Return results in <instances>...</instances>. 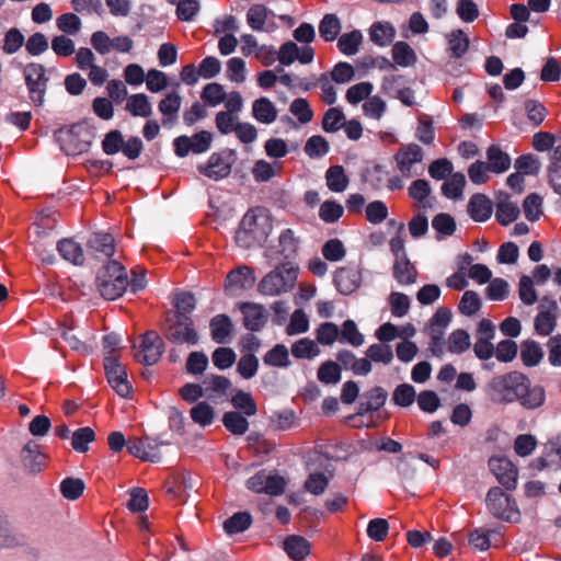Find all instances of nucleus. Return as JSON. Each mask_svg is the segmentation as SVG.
Returning <instances> with one entry per match:
<instances>
[{
  "instance_id": "obj_1",
  "label": "nucleus",
  "mask_w": 561,
  "mask_h": 561,
  "mask_svg": "<svg viewBox=\"0 0 561 561\" xmlns=\"http://www.w3.org/2000/svg\"><path fill=\"white\" fill-rule=\"evenodd\" d=\"M272 218L268 211L257 207L249 210L242 218L236 232V242L243 249L263 244L272 231Z\"/></svg>"
},
{
  "instance_id": "obj_2",
  "label": "nucleus",
  "mask_w": 561,
  "mask_h": 561,
  "mask_svg": "<svg viewBox=\"0 0 561 561\" xmlns=\"http://www.w3.org/2000/svg\"><path fill=\"white\" fill-rule=\"evenodd\" d=\"M100 294L107 300L119 298L129 285L127 272L118 259H112L103 265L96 276Z\"/></svg>"
},
{
  "instance_id": "obj_3",
  "label": "nucleus",
  "mask_w": 561,
  "mask_h": 561,
  "mask_svg": "<svg viewBox=\"0 0 561 561\" xmlns=\"http://www.w3.org/2000/svg\"><path fill=\"white\" fill-rule=\"evenodd\" d=\"M299 268L290 261L277 265L259 283L257 290L265 296H279L294 289Z\"/></svg>"
},
{
  "instance_id": "obj_4",
  "label": "nucleus",
  "mask_w": 561,
  "mask_h": 561,
  "mask_svg": "<svg viewBox=\"0 0 561 561\" xmlns=\"http://www.w3.org/2000/svg\"><path fill=\"white\" fill-rule=\"evenodd\" d=\"M488 387L493 402L512 403L517 401L523 391L527 390V377L519 371H511L494 377Z\"/></svg>"
},
{
  "instance_id": "obj_5",
  "label": "nucleus",
  "mask_w": 561,
  "mask_h": 561,
  "mask_svg": "<svg viewBox=\"0 0 561 561\" xmlns=\"http://www.w3.org/2000/svg\"><path fill=\"white\" fill-rule=\"evenodd\" d=\"M23 75L31 102L35 106H41L44 103L48 82L45 67L37 62L27 64L23 68Z\"/></svg>"
},
{
  "instance_id": "obj_6",
  "label": "nucleus",
  "mask_w": 561,
  "mask_h": 561,
  "mask_svg": "<svg viewBox=\"0 0 561 561\" xmlns=\"http://www.w3.org/2000/svg\"><path fill=\"white\" fill-rule=\"evenodd\" d=\"M393 158L397 169L405 178L420 175L423 171L424 153L416 144L401 146Z\"/></svg>"
},
{
  "instance_id": "obj_7",
  "label": "nucleus",
  "mask_w": 561,
  "mask_h": 561,
  "mask_svg": "<svg viewBox=\"0 0 561 561\" xmlns=\"http://www.w3.org/2000/svg\"><path fill=\"white\" fill-rule=\"evenodd\" d=\"M537 309L538 313L534 321L535 331L539 335L548 336L557 325L558 304L553 298L545 296Z\"/></svg>"
},
{
  "instance_id": "obj_8",
  "label": "nucleus",
  "mask_w": 561,
  "mask_h": 561,
  "mask_svg": "<svg viewBox=\"0 0 561 561\" xmlns=\"http://www.w3.org/2000/svg\"><path fill=\"white\" fill-rule=\"evenodd\" d=\"M104 370L108 383L117 394L123 398L128 397L131 386L127 380L126 368L119 363L117 356L107 355L104 357Z\"/></svg>"
},
{
  "instance_id": "obj_9",
  "label": "nucleus",
  "mask_w": 561,
  "mask_h": 561,
  "mask_svg": "<svg viewBox=\"0 0 561 561\" xmlns=\"http://www.w3.org/2000/svg\"><path fill=\"white\" fill-rule=\"evenodd\" d=\"M165 337L175 344L195 345L198 342L193 320L183 314H176V320L168 328Z\"/></svg>"
},
{
  "instance_id": "obj_10",
  "label": "nucleus",
  "mask_w": 561,
  "mask_h": 561,
  "mask_svg": "<svg viewBox=\"0 0 561 561\" xmlns=\"http://www.w3.org/2000/svg\"><path fill=\"white\" fill-rule=\"evenodd\" d=\"M163 353V341L153 331L144 334L141 343L135 353V358L142 364H156Z\"/></svg>"
},
{
  "instance_id": "obj_11",
  "label": "nucleus",
  "mask_w": 561,
  "mask_h": 561,
  "mask_svg": "<svg viewBox=\"0 0 561 561\" xmlns=\"http://www.w3.org/2000/svg\"><path fill=\"white\" fill-rule=\"evenodd\" d=\"M490 471L494 474L499 483L506 489H515L517 483L518 470L516 466L506 457H491L489 459Z\"/></svg>"
},
{
  "instance_id": "obj_12",
  "label": "nucleus",
  "mask_w": 561,
  "mask_h": 561,
  "mask_svg": "<svg viewBox=\"0 0 561 561\" xmlns=\"http://www.w3.org/2000/svg\"><path fill=\"white\" fill-rule=\"evenodd\" d=\"M362 282V270L358 266H343L334 273V285L343 295H351L356 291L360 287Z\"/></svg>"
},
{
  "instance_id": "obj_13",
  "label": "nucleus",
  "mask_w": 561,
  "mask_h": 561,
  "mask_svg": "<svg viewBox=\"0 0 561 561\" xmlns=\"http://www.w3.org/2000/svg\"><path fill=\"white\" fill-rule=\"evenodd\" d=\"M314 50L311 46L305 45L299 47L294 42H286L278 50L277 59L284 66H289L298 60L300 64L307 65L313 60Z\"/></svg>"
},
{
  "instance_id": "obj_14",
  "label": "nucleus",
  "mask_w": 561,
  "mask_h": 561,
  "mask_svg": "<svg viewBox=\"0 0 561 561\" xmlns=\"http://www.w3.org/2000/svg\"><path fill=\"white\" fill-rule=\"evenodd\" d=\"M88 248L91 255L99 261H111L112 259L119 260L118 256H115L116 251L114 238L108 233H93L88 241Z\"/></svg>"
},
{
  "instance_id": "obj_15",
  "label": "nucleus",
  "mask_w": 561,
  "mask_h": 561,
  "mask_svg": "<svg viewBox=\"0 0 561 561\" xmlns=\"http://www.w3.org/2000/svg\"><path fill=\"white\" fill-rule=\"evenodd\" d=\"M165 445L163 442H151L148 438H131L127 444L130 455L144 461H158L160 459V446Z\"/></svg>"
},
{
  "instance_id": "obj_16",
  "label": "nucleus",
  "mask_w": 561,
  "mask_h": 561,
  "mask_svg": "<svg viewBox=\"0 0 561 561\" xmlns=\"http://www.w3.org/2000/svg\"><path fill=\"white\" fill-rule=\"evenodd\" d=\"M232 163L229 157L213 153L205 164L198 167L199 173L214 181L227 178L231 172Z\"/></svg>"
},
{
  "instance_id": "obj_17",
  "label": "nucleus",
  "mask_w": 561,
  "mask_h": 561,
  "mask_svg": "<svg viewBox=\"0 0 561 561\" xmlns=\"http://www.w3.org/2000/svg\"><path fill=\"white\" fill-rule=\"evenodd\" d=\"M486 505L489 511L497 518H510L511 497L500 488H492L486 494Z\"/></svg>"
},
{
  "instance_id": "obj_18",
  "label": "nucleus",
  "mask_w": 561,
  "mask_h": 561,
  "mask_svg": "<svg viewBox=\"0 0 561 561\" xmlns=\"http://www.w3.org/2000/svg\"><path fill=\"white\" fill-rule=\"evenodd\" d=\"M255 283V276L253 270L249 266L242 265L232 270L226 277V289L238 290L250 288Z\"/></svg>"
},
{
  "instance_id": "obj_19",
  "label": "nucleus",
  "mask_w": 561,
  "mask_h": 561,
  "mask_svg": "<svg viewBox=\"0 0 561 561\" xmlns=\"http://www.w3.org/2000/svg\"><path fill=\"white\" fill-rule=\"evenodd\" d=\"M25 545V537L11 528L7 516L0 511V549H15Z\"/></svg>"
},
{
  "instance_id": "obj_20",
  "label": "nucleus",
  "mask_w": 561,
  "mask_h": 561,
  "mask_svg": "<svg viewBox=\"0 0 561 561\" xmlns=\"http://www.w3.org/2000/svg\"><path fill=\"white\" fill-rule=\"evenodd\" d=\"M283 548L287 556L294 561L305 560L311 551L310 542L298 535L288 536L283 542Z\"/></svg>"
},
{
  "instance_id": "obj_21",
  "label": "nucleus",
  "mask_w": 561,
  "mask_h": 561,
  "mask_svg": "<svg viewBox=\"0 0 561 561\" xmlns=\"http://www.w3.org/2000/svg\"><path fill=\"white\" fill-rule=\"evenodd\" d=\"M278 111L274 103L262 96L252 103V116L262 124L270 125L277 119Z\"/></svg>"
},
{
  "instance_id": "obj_22",
  "label": "nucleus",
  "mask_w": 561,
  "mask_h": 561,
  "mask_svg": "<svg viewBox=\"0 0 561 561\" xmlns=\"http://www.w3.org/2000/svg\"><path fill=\"white\" fill-rule=\"evenodd\" d=\"M81 134L89 136V133L83 127H75L67 131L65 135V150L69 154H78L87 151L90 147V140L88 138H80Z\"/></svg>"
},
{
  "instance_id": "obj_23",
  "label": "nucleus",
  "mask_w": 561,
  "mask_h": 561,
  "mask_svg": "<svg viewBox=\"0 0 561 561\" xmlns=\"http://www.w3.org/2000/svg\"><path fill=\"white\" fill-rule=\"evenodd\" d=\"M486 159L490 172L500 174L511 168V157L497 145H492L488 148Z\"/></svg>"
},
{
  "instance_id": "obj_24",
  "label": "nucleus",
  "mask_w": 561,
  "mask_h": 561,
  "mask_svg": "<svg viewBox=\"0 0 561 561\" xmlns=\"http://www.w3.org/2000/svg\"><path fill=\"white\" fill-rule=\"evenodd\" d=\"M392 272L394 279L402 286L412 285L416 282L417 271L408 257L396 260Z\"/></svg>"
},
{
  "instance_id": "obj_25",
  "label": "nucleus",
  "mask_w": 561,
  "mask_h": 561,
  "mask_svg": "<svg viewBox=\"0 0 561 561\" xmlns=\"http://www.w3.org/2000/svg\"><path fill=\"white\" fill-rule=\"evenodd\" d=\"M468 213L476 221H485L492 214L490 199L483 194L473 195L468 204Z\"/></svg>"
},
{
  "instance_id": "obj_26",
  "label": "nucleus",
  "mask_w": 561,
  "mask_h": 561,
  "mask_svg": "<svg viewBox=\"0 0 561 561\" xmlns=\"http://www.w3.org/2000/svg\"><path fill=\"white\" fill-rule=\"evenodd\" d=\"M57 250L64 260L75 265H82L84 262V252L82 247L72 239H64L59 241Z\"/></svg>"
},
{
  "instance_id": "obj_27",
  "label": "nucleus",
  "mask_w": 561,
  "mask_h": 561,
  "mask_svg": "<svg viewBox=\"0 0 561 561\" xmlns=\"http://www.w3.org/2000/svg\"><path fill=\"white\" fill-rule=\"evenodd\" d=\"M209 327L213 340L219 344L226 343L232 332V323L226 314L214 317Z\"/></svg>"
},
{
  "instance_id": "obj_28",
  "label": "nucleus",
  "mask_w": 561,
  "mask_h": 561,
  "mask_svg": "<svg viewBox=\"0 0 561 561\" xmlns=\"http://www.w3.org/2000/svg\"><path fill=\"white\" fill-rule=\"evenodd\" d=\"M546 400L545 389L540 386L531 387L530 380L527 378V390L520 393L517 401L526 409L540 408Z\"/></svg>"
},
{
  "instance_id": "obj_29",
  "label": "nucleus",
  "mask_w": 561,
  "mask_h": 561,
  "mask_svg": "<svg viewBox=\"0 0 561 561\" xmlns=\"http://www.w3.org/2000/svg\"><path fill=\"white\" fill-rule=\"evenodd\" d=\"M325 183L330 191L342 193L347 188L350 180L342 165H333L325 172Z\"/></svg>"
},
{
  "instance_id": "obj_30",
  "label": "nucleus",
  "mask_w": 561,
  "mask_h": 561,
  "mask_svg": "<svg viewBox=\"0 0 561 561\" xmlns=\"http://www.w3.org/2000/svg\"><path fill=\"white\" fill-rule=\"evenodd\" d=\"M125 110L133 116L149 117L152 114V106L148 95L145 93L133 94L127 98Z\"/></svg>"
},
{
  "instance_id": "obj_31",
  "label": "nucleus",
  "mask_w": 561,
  "mask_h": 561,
  "mask_svg": "<svg viewBox=\"0 0 561 561\" xmlns=\"http://www.w3.org/2000/svg\"><path fill=\"white\" fill-rule=\"evenodd\" d=\"M448 51L454 58H461L469 48V38L462 30L451 31L447 36Z\"/></svg>"
},
{
  "instance_id": "obj_32",
  "label": "nucleus",
  "mask_w": 561,
  "mask_h": 561,
  "mask_svg": "<svg viewBox=\"0 0 561 561\" xmlns=\"http://www.w3.org/2000/svg\"><path fill=\"white\" fill-rule=\"evenodd\" d=\"M409 196L416 201L422 208H431L432 204L428 201V197L432 193V188L430 183L426 180L419 179L411 183L408 188Z\"/></svg>"
},
{
  "instance_id": "obj_33",
  "label": "nucleus",
  "mask_w": 561,
  "mask_h": 561,
  "mask_svg": "<svg viewBox=\"0 0 561 561\" xmlns=\"http://www.w3.org/2000/svg\"><path fill=\"white\" fill-rule=\"evenodd\" d=\"M370 41L378 46L390 44L394 37V28L389 22H376L369 28Z\"/></svg>"
},
{
  "instance_id": "obj_34",
  "label": "nucleus",
  "mask_w": 561,
  "mask_h": 561,
  "mask_svg": "<svg viewBox=\"0 0 561 561\" xmlns=\"http://www.w3.org/2000/svg\"><path fill=\"white\" fill-rule=\"evenodd\" d=\"M519 215V207L516 203L512 202L508 196L502 198L496 205V219L503 225L507 226L517 219Z\"/></svg>"
},
{
  "instance_id": "obj_35",
  "label": "nucleus",
  "mask_w": 561,
  "mask_h": 561,
  "mask_svg": "<svg viewBox=\"0 0 561 561\" xmlns=\"http://www.w3.org/2000/svg\"><path fill=\"white\" fill-rule=\"evenodd\" d=\"M393 61L400 67H410L416 62V54L405 42H397L391 49Z\"/></svg>"
},
{
  "instance_id": "obj_36",
  "label": "nucleus",
  "mask_w": 561,
  "mask_h": 561,
  "mask_svg": "<svg viewBox=\"0 0 561 561\" xmlns=\"http://www.w3.org/2000/svg\"><path fill=\"white\" fill-rule=\"evenodd\" d=\"M241 309L247 329L251 331H257L261 327H263L265 317L262 307L254 304H244Z\"/></svg>"
},
{
  "instance_id": "obj_37",
  "label": "nucleus",
  "mask_w": 561,
  "mask_h": 561,
  "mask_svg": "<svg viewBox=\"0 0 561 561\" xmlns=\"http://www.w3.org/2000/svg\"><path fill=\"white\" fill-rule=\"evenodd\" d=\"M225 427L233 435H244L249 430V422L244 415L237 411L226 412L222 416Z\"/></svg>"
},
{
  "instance_id": "obj_38",
  "label": "nucleus",
  "mask_w": 561,
  "mask_h": 561,
  "mask_svg": "<svg viewBox=\"0 0 561 561\" xmlns=\"http://www.w3.org/2000/svg\"><path fill=\"white\" fill-rule=\"evenodd\" d=\"M280 170L279 162L270 163L265 160H257L252 168V175L257 182H266L277 175Z\"/></svg>"
},
{
  "instance_id": "obj_39",
  "label": "nucleus",
  "mask_w": 561,
  "mask_h": 561,
  "mask_svg": "<svg viewBox=\"0 0 561 561\" xmlns=\"http://www.w3.org/2000/svg\"><path fill=\"white\" fill-rule=\"evenodd\" d=\"M230 385L229 379L219 375H210L203 381L205 394L209 398L225 394Z\"/></svg>"
},
{
  "instance_id": "obj_40",
  "label": "nucleus",
  "mask_w": 561,
  "mask_h": 561,
  "mask_svg": "<svg viewBox=\"0 0 561 561\" xmlns=\"http://www.w3.org/2000/svg\"><path fill=\"white\" fill-rule=\"evenodd\" d=\"M500 534L494 529L478 528L469 534V543L472 548L484 551L491 547L492 538Z\"/></svg>"
},
{
  "instance_id": "obj_41",
  "label": "nucleus",
  "mask_w": 561,
  "mask_h": 561,
  "mask_svg": "<svg viewBox=\"0 0 561 561\" xmlns=\"http://www.w3.org/2000/svg\"><path fill=\"white\" fill-rule=\"evenodd\" d=\"M344 214V207L335 201H324L319 208V218L325 224L336 222Z\"/></svg>"
},
{
  "instance_id": "obj_42",
  "label": "nucleus",
  "mask_w": 561,
  "mask_h": 561,
  "mask_svg": "<svg viewBox=\"0 0 561 561\" xmlns=\"http://www.w3.org/2000/svg\"><path fill=\"white\" fill-rule=\"evenodd\" d=\"M233 408L241 411L245 416H253L257 412L256 403L253 397L244 391H238L232 398Z\"/></svg>"
},
{
  "instance_id": "obj_43",
  "label": "nucleus",
  "mask_w": 561,
  "mask_h": 561,
  "mask_svg": "<svg viewBox=\"0 0 561 561\" xmlns=\"http://www.w3.org/2000/svg\"><path fill=\"white\" fill-rule=\"evenodd\" d=\"M391 313L394 317L402 318L409 313L411 300L409 296L400 291H392L388 297Z\"/></svg>"
},
{
  "instance_id": "obj_44",
  "label": "nucleus",
  "mask_w": 561,
  "mask_h": 561,
  "mask_svg": "<svg viewBox=\"0 0 561 561\" xmlns=\"http://www.w3.org/2000/svg\"><path fill=\"white\" fill-rule=\"evenodd\" d=\"M264 364L273 367H287L290 364L288 350L283 344L275 345L270 350L264 358Z\"/></svg>"
},
{
  "instance_id": "obj_45",
  "label": "nucleus",
  "mask_w": 561,
  "mask_h": 561,
  "mask_svg": "<svg viewBox=\"0 0 561 561\" xmlns=\"http://www.w3.org/2000/svg\"><path fill=\"white\" fill-rule=\"evenodd\" d=\"M190 415L196 424L205 427L213 423L215 411L207 402H199L191 409Z\"/></svg>"
},
{
  "instance_id": "obj_46",
  "label": "nucleus",
  "mask_w": 561,
  "mask_h": 561,
  "mask_svg": "<svg viewBox=\"0 0 561 561\" xmlns=\"http://www.w3.org/2000/svg\"><path fill=\"white\" fill-rule=\"evenodd\" d=\"M543 352L538 343L526 341L522 344L520 358L526 366L533 367L542 359Z\"/></svg>"
},
{
  "instance_id": "obj_47",
  "label": "nucleus",
  "mask_w": 561,
  "mask_h": 561,
  "mask_svg": "<svg viewBox=\"0 0 561 561\" xmlns=\"http://www.w3.org/2000/svg\"><path fill=\"white\" fill-rule=\"evenodd\" d=\"M466 185V178L462 173H454L443 184V194L451 199L459 198L462 195L463 187Z\"/></svg>"
},
{
  "instance_id": "obj_48",
  "label": "nucleus",
  "mask_w": 561,
  "mask_h": 561,
  "mask_svg": "<svg viewBox=\"0 0 561 561\" xmlns=\"http://www.w3.org/2000/svg\"><path fill=\"white\" fill-rule=\"evenodd\" d=\"M341 31V22L334 14H327L320 22L319 33L327 42H332L336 38Z\"/></svg>"
},
{
  "instance_id": "obj_49",
  "label": "nucleus",
  "mask_w": 561,
  "mask_h": 561,
  "mask_svg": "<svg viewBox=\"0 0 561 561\" xmlns=\"http://www.w3.org/2000/svg\"><path fill=\"white\" fill-rule=\"evenodd\" d=\"M57 28L66 35H77L82 26V22L75 13H64L56 20Z\"/></svg>"
},
{
  "instance_id": "obj_50",
  "label": "nucleus",
  "mask_w": 561,
  "mask_h": 561,
  "mask_svg": "<svg viewBox=\"0 0 561 561\" xmlns=\"http://www.w3.org/2000/svg\"><path fill=\"white\" fill-rule=\"evenodd\" d=\"M251 523L252 518L250 514L245 512H239L224 523V528L229 535H233L247 530Z\"/></svg>"
},
{
  "instance_id": "obj_51",
  "label": "nucleus",
  "mask_w": 561,
  "mask_h": 561,
  "mask_svg": "<svg viewBox=\"0 0 561 561\" xmlns=\"http://www.w3.org/2000/svg\"><path fill=\"white\" fill-rule=\"evenodd\" d=\"M227 78L234 83H243L247 79L245 61L240 57H232L226 64Z\"/></svg>"
},
{
  "instance_id": "obj_52",
  "label": "nucleus",
  "mask_w": 561,
  "mask_h": 561,
  "mask_svg": "<svg viewBox=\"0 0 561 561\" xmlns=\"http://www.w3.org/2000/svg\"><path fill=\"white\" fill-rule=\"evenodd\" d=\"M362 41V33L359 31H353L340 36L337 47L345 55H355L358 51Z\"/></svg>"
},
{
  "instance_id": "obj_53",
  "label": "nucleus",
  "mask_w": 561,
  "mask_h": 561,
  "mask_svg": "<svg viewBox=\"0 0 561 561\" xmlns=\"http://www.w3.org/2000/svg\"><path fill=\"white\" fill-rule=\"evenodd\" d=\"M319 353L318 345L310 339H300L291 345V354L296 358H313Z\"/></svg>"
},
{
  "instance_id": "obj_54",
  "label": "nucleus",
  "mask_w": 561,
  "mask_h": 561,
  "mask_svg": "<svg viewBox=\"0 0 561 561\" xmlns=\"http://www.w3.org/2000/svg\"><path fill=\"white\" fill-rule=\"evenodd\" d=\"M518 296L523 304L527 306L534 305L538 300V294L534 286V280L528 275L519 278Z\"/></svg>"
},
{
  "instance_id": "obj_55",
  "label": "nucleus",
  "mask_w": 561,
  "mask_h": 561,
  "mask_svg": "<svg viewBox=\"0 0 561 561\" xmlns=\"http://www.w3.org/2000/svg\"><path fill=\"white\" fill-rule=\"evenodd\" d=\"M552 162L548 169L549 183L554 192L561 195V148H556Z\"/></svg>"
},
{
  "instance_id": "obj_56",
  "label": "nucleus",
  "mask_w": 561,
  "mask_h": 561,
  "mask_svg": "<svg viewBox=\"0 0 561 561\" xmlns=\"http://www.w3.org/2000/svg\"><path fill=\"white\" fill-rule=\"evenodd\" d=\"M201 98L211 106H217L226 99V92L220 83L211 82L203 88Z\"/></svg>"
},
{
  "instance_id": "obj_57",
  "label": "nucleus",
  "mask_w": 561,
  "mask_h": 561,
  "mask_svg": "<svg viewBox=\"0 0 561 561\" xmlns=\"http://www.w3.org/2000/svg\"><path fill=\"white\" fill-rule=\"evenodd\" d=\"M266 19L267 9L262 4H255L248 10L247 22L253 31H263Z\"/></svg>"
},
{
  "instance_id": "obj_58",
  "label": "nucleus",
  "mask_w": 561,
  "mask_h": 561,
  "mask_svg": "<svg viewBox=\"0 0 561 561\" xmlns=\"http://www.w3.org/2000/svg\"><path fill=\"white\" fill-rule=\"evenodd\" d=\"M537 438L531 434H520L514 440V451L519 457L530 456L537 447Z\"/></svg>"
},
{
  "instance_id": "obj_59",
  "label": "nucleus",
  "mask_w": 561,
  "mask_h": 561,
  "mask_svg": "<svg viewBox=\"0 0 561 561\" xmlns=\"http://www.w3.org/2000/svg\"><path fill=\"white\" fill-rule=\"evenodd\" d=\"M322 255L325 260L337 262L345 257L346 249L343 242L339 239H330L322 247Z\"/></svg>"
},
{
  "instance_id": "obj_60",
  "label": "nucleus",
  "mask_w": 561,
  "mask_h": 561,
  "mask_svg": "<svg viewBox=\"0 0 561 561\" xmlns=\"http://www.w3.org/2000/svg\"><path fill=\"white\" fill-rule=\"evenodd\" d=\"M470 335L465 330H456L448 337V351L460 354L470 347Z\"/></svg>"
},
{
  "instance_id": "obj_61",
  "label": "nucleus",
  "mask_w": 561,
  "mask_h": 561,
  "mask_svg": "<svg viewBox=\"0 0 561 561\" xmlns=\"http://www.w3.org/2000/svg\"><path fill=\"white\" fill-rule=\"evenodd\" d=\"M525 216L530 221H536L542 215V197L538 194L528 195L523 204Z\"/></svg>"
},
{
  "instance_id": "obj_62",
  "label": "nucleus",
  "mask_w": 561,
  "mask_h": 561,
  "mask_svg": "<svg viewBox=\"0 0 561 561\" xmlns=\"http://www.w3.org/2000/svg\"><path fill=\"white\" fill-rule=\"evenodd\" d=\"M344 114L336 107L329 108L322 119V128L327 133H334L344 125Z\"/></svg>"
},
{
  "instance_id": "obj_63",
  "label": "nucleus",
  "mask_w": 561,
  "mask_h": 561,
  "mask_svg": "<svg viewBox=\"0 0 561 561\" xmlns=\"http://www.w3.org/2000/svg\"><path fill=\"white\" fill-rule=\"evenodd\" d=\"M481 308V299L479 295L473 290H467L463 293L459 302V311L465 316H473Z\"/></svg>"
},
{
  "instance_id": "obj_64",
  "label": "nucleus",
  "mask_w": 561,
  "mask_h": 561,
  "mask_svg": "<svg viewBox=\"0 0 561 561\" xmlns=\"http://www.w3.org/2000/svg\"><path fill=\"white\" fill-rule=\"evenodd\" d=\"M289 112L296 116L301 124L309 123L313 117V112L308 101L304 98L295 99L289 106Z\"/></svg>"
}]
</instances>
